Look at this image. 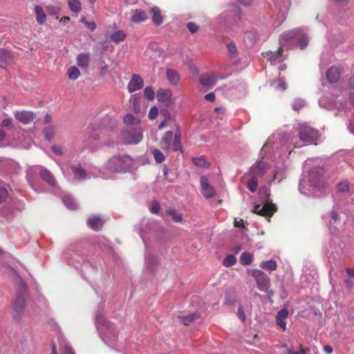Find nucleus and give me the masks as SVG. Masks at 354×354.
<instances>
[{
    "label": "nucleus",
    "instance_id": "obj_1",
    "mask_svg": "<svg viewBox=\"0 0 354 354\" xmlns=\"http://www.w3.org/2000/svg\"><path fill=\"white\" fill-rule=\"evenodd\" d=\"M133 164V158L128 155L113 156L103 167L100 176L103 178H109L114 173L127 172L131 169Z\"/></svg>",
    "mask_w": 354,
    "mask_h": 354
},
{
    "label": "nucleus",
    "instance_id": "obj_2",
    "mask_svg": "<svg viewBox=\"0 0 354 354\" xmlns=\"http://www.w3.org/2000/svg\"><path fill=\"white\" fill-rule=\"evenodd\" d=\"M95 320L96 328L104 342L109 346L113 344L118 337L115 326L107 322L100 313H96Z\"/></svg>",
    "mask_w": 354,
    "mask_h": 354
},
{
    "label": "nucleus",
    "instance_id": "obj_3",
    "mask_svg": "<svg viewBox=\"0 0 354 354\" xmlns=\"http://www.w3.org/2000/svg\"><path fill=\"white\" fill-rule=\"evenodd\" d=\"M258 194L262 204L255 205L252 212L260 216L271 217L277 211V206L269 201L270 189L266 187H262Z\"/></svg>",
    "mask_w": 354,
    "mask_h": 354
},
{
    "label": "nucleus",
    "instance_id": "obj_4",
    "mask_svg": "<svg viewBox=\"0 0 354 354\" xmlns=\"http://www.w3.org/2000/svg\"><path fill=\"white\" fill-rule=\"evenodd\" d=\"M293 39H297L301 49L305 48L308 44L309 38L306 32L301 28H295L283 32L280 37L281 44L283 45V42L290 41Z\"/></svg>",
    "mask_w": 354,
    "mask_h": 354
},
{
    "label": "nucleus",
    "instance_id": "obj_5",
    "mask_svg": "<svg viewBox=\"0 0 354 354\" xmlns=\"http://www.w3.org/2000/svg\"><path fill=\"white\" fill-rule=\"evenodd\" d=\"M142 132L141 126L127 127L121 134V140L125 145H137L143 139Z\"/></svg>",
    "mask_w": 354,
    "mask_h": 354
},
{
    "label": "nucleus",
    "instance_id": "obj_6",
    "mask_svg": "<svg viewBox=\"0 0 354 354\" xmlns=\"http://www.w3.org/2000/svg\"><path fill=\"white\" fill-rule=\"evenodd\" d=\"M18 285V293L14 304V310L16 313L20 314L23 312L26 299L28 298V290L24 280L18 277L17 280Z\"/></svg>",
    "mask_w": 354,
    "mask_h": 354
},
{
    "label": "nucleus",
    "instance_id": "obj_7",
    "mask_svg": "<svg viewBox=\"0 0 354 354\" xmlns=\"http://www.w3.org/2000/svg\"><path fill=\"white\" fill-rule=\"evenodd\" d=\"M160 146L164 150L178 151L181 147L180 136L169 131L161 139Z\"/></svg>",
    "mask_w": 354,
    "mask_h": 354
},
{
    "label": "nucleus",
    "instance_id": "obj_8",
    "mask_svg": "<svg viewBox=\"0 0 354 354\" xmlns=\"http://www.w3.org/2000/svg\"><path fill=\"white\" fill-rule=\"evenodd\" d=\"M300 140L306 145L312 144L317 138V131L306 124H298L296 127Z\"/></svg>",
    "mask_w": 354,
    "mask_h": 354
},
{
    "label": "nucleus",
    "instance_id": "obj_9",
    "mask_svg": "<svg viewBox=\"0 0 354 354\" xmlns=\"http://www.w3.org/2000/svg\"><path fill=\"white\" fill-rule=\"evenodd\" d=\"M317 169H313L309 174L308 180L301 179L299 184V190L303 194H307L306 190H310L318 183Z\"/></svg>",
    "mask_w": 354,
    "mask_h": 354
},
{
    "label": "nucleus",
    "instance_id": "obj_10",
    "mask_svg": "<svg viewBox=\"0 0 354 354\" xmlns=\"http://www.w3.org/2000/svg\"><path fill=\"white\" fill-rule=\"evenodd\" d=\"M69 168L75 180H85L91 177H101V171H98L97 169H95V172L86 173L80 165H71Z\"/></svg>",
    "mask_w": 354,
    "mask_h": 354
},
{
    "label": "nucleus",
    "instance_id": "obj_11",
    "mask_svg": "<svg viewBox=\"0 0 354 354\" xmlns=\"http://www.w3.org/2000/svg\"><path fill=\"white\" fill-rule=\"evenodd\" d=\"M251 274L256 279L259 290H267L270 284L269 277L263 271L255 269L251 270Z\"/></svg>",
    "mask_w": 354,
    "mask_h": 354
},
{
    "label": "nucleus",
    "instance_id": "obj_12",
    "mask_svg": "<svg viewBox=\"0 0 354 354\" xmlns=\"http://www.w3.org/2000/svg\"><path fill=\"white\" fill-rule=\"evenodd\" d=\"M268 168L269 166L265 161L260 160L250 167L248 175L258 178L263 176Z\"/></svg>",
    "mask_w": 354,
    "mask_h": 354
},
{
    "label": "nucleus",
    "instance_id": "obj_13",
    "mask_svg": "<svg viewBox=\"0 0 354 354\" xmlns=\"http://www.w3.org/2000/svg\"><path fill=\"white\" fill-rule=\"evenodd\" d=\"M35 171L39 172L41 178L50 186L55 187H56V180L52 173L46 168L37 166L35 169Z\"/></svg>",
    "mask_w": 354,
    "mask_h": 354
},
{
    "label": "nucleus",
    "instance_id": "obj_14",
    "mask_svg": "<svg viewBox=\"0 0 354 354\" xmlns=\"http://www.w3.org/2000/svg\"><path fill=\"white\" fill-rule=\"evenodd\" d=\"M200 183L202 189V194L205 198H209L215 196L216 192L214 187L209 185L206 176H201Z\"/></svg>",
    "mask_w": 354,
    "mask_h": 354
},
{
    "label": "nucleus",
    "instance_id": "obj_15",
    "mask_svg": "<svg viewBox=\"0 0 354 354\" xmlns=\"http://www.w3.org/2000/svg\"><path fill=\"white\" fill-rule=\"evenodd\" d=\"M143 86L144 82L142 77L138 75L134 74L129 82L128 91L129 93H133L140 90Z\"/></svg>",
    "mask_w": 354,
    "mask_h": 354
},
{
    "label": "nucleus",
    "instance_id": "obj_16",
    "mask_svg": "<svg viewBox=\"0 0 354 354\" xmlns=\"http://www.w3.org/2000/svg\"><path fill=\"white\" fill-rule=\"evenodd\" d=\"M16 119L25 124H30L35 118V114L30 111H22L15 113Z\"/></svg>",
    "mask_w": 354,
    "mask_h": 354
},
{
    "label": "nucleus",
    "instance_id": "obj_17",
    "mask_svg": "<svg viewBox=\"0 0 354 354\" xmlns=\"http://www.w3.org/2000/svg\"><path fill=\"white\" fill-rule=\"evenodd\" d=\"M229 11H230L232 14L228 15L227 13H224V17L225 18L232 15L233 20L232 23L234 24V25L238 26L241 22V9L236 6L231 5Z\"/></svg>",
    "mask_w": 354,
    "mask_h": 354
},
{
    "label": "nucleus",
    "instance_id": "obj_18",
    "mask_svg": "<svg viewBox=\"0 0 354 354\" xmlns=\"http://www.w3.org/2000/svg\"><path fill=\"white\" fill-rule=\"evenodd\" d=\"M199 81L202 85L212 88L216 84L217 77L216 75L212 73L205 74L200 77Z\"/></svg>",
    "mask_w": 354,
    "mask_h": 354
},
{
    "label": "nucleus",
    "instance_id": "obj_19",
    "mask_svg": "<svg viewBox=\"0 0 354 354\" xmlns=\"http://www.w3.org/2000/svg\"><path fill=\"white\" fill-rule=\"evenodd\" d=\"M288 311L286 308L279 310L276 317L277 324L283 330L286 329V319L288 317Z\"/></svg>",
    "mask_w": 354,
    "mask_h": 354
},
{
    "label": "nucleus",
    "instance_id": "obj_20",
    "mask_svg": "<svg viewBox=\"0 0 354 354\" xmlns=\"http://www.w3.org/2000/svg\"><path fill=\"white\" fill-rule=\"evenodd\" d=\"M157 100L162 103H168L171 100V91L169 89H159L157 91Z\"/></svg>",
    "mask_w": 354,
    "mask_h": 354
},
{
    "label": "nucleus",
    "instance_id": "obj_21",
    "mask_svg": "<svg viewBox=\"0 0 354 354\" xmlns=\"http://www.w3.org/2000/svg\"><path fill=\"white\" fill-rule=\"evenodd\" d=\"M340 75V71L336 67H330L326 73V78L330 83L336 82L339 79Z\"/></svg>",
    "mask_w": 354,
    "mask_h": 354
},
{
    "label": "nucleus",
    "instance_id": "obj_22",
    "mask_svg": "<svg viewBox=\"0 0 354 354\" xmlns=\"http://www.w3.org/2000/svg\"><path fill=\"white\" fill-rule=\"evenodd\" d=\"M151 14L152 15L151 19L153 24L157 26L162 23V17L160 13V10L158 7H153L150 9Z\"/></svg>",
    "mask_w": 354,
    "mask_h": 354
},
{
    "label": "nucleus",
    "instance_id": "obj_23",
    "mask_svg": "<svg viewBox=\"0 0 354 354\" xmlns=\"http://www.w3.org/2000/svg\"><path fill=\"white\" fill-rule=\"evenodd\" d=\"M11 61L12 55L10 53L4 49H0V66L3 68Z\"/></svg>",
    "mask_w": 354,
    "mask_h": 354
},
{
    "label": "nucleus",
    "instance_id": "obj_24",
    "mask_svg": "<svg viewBox=\"0 0 354 354\" xmlns=\"http://www.w3.org/2000/svg\"><path fill=\"white\" fill-rule=\"evenodd\" d=\"M90 62L91 58L88 53H81L77 57V64L81 68H86Z\"/></svg>",
    "mask_w": 354,
    "mask_h": 354
},
{
    "label": "nucleus",
    "instance_id": "obj_25",
    "mask_svg": "<svg viewBox=\"0 0 354 354\" xmlns=\"http://www.w3.org/2000/svg\"><path fill=\"white\" fill-rule=\"evenodd\" d=\"M87 223L88 225L95 230H100L103 225V221L97 216L89 218Z\"/></svg>",
    "mask_w": 354,
    "mask_h": 354
},
{
    "label": "nucleus",
    "instance_id": "obj_26",
    "mask_svg": "<svg viewBox=\"0 0 354 354\" xmlns=\"http://www.w3.org/2000/svg\"><path fill=\"white\" fill-rule=\"evenodd\" d=\"M167 77L169 82L173 85H176L180 80L178 73L171 68L167 70Z\"/></svg>",
    "mask_w": 354,
    "mask_h": 354
},
{
    "label": "nucleus",
    "instance_id": "obj_27",
    "mask_svg": "<svg viewBox=\"0 0 354 354\" xmlns=\"http://www.w3.org/2000/svg\"><path fill=\"white\" fill-rule=\"evenodd\" d=\"M124 122L128 125V127H136L140 126V119L134 117L133 115L129 113L127 114L124 118Z\"/></svg>",
    "mask_w": 354,
    "mask_h": 354
},
{
    "label": "nucleus",
    "instance_id": "obj_28",
    "mask_svg": "<svg viewBox=\"0 0 354 354\" xmlns=\"http://www.w3.org/2000/svg\"><path fill=\"white\" fill-rule=\"evenodd\" d=\"M147 19V15L145 12L136 10L131 18V21L133 23H140Z\"/></svg>",
    "mask_w": 354,
    "mask_h": 354
},
{
    "label": "nucleus",
    "instance_id": "obj_29",
    "mask_svg": "<svg viewBox=\"0 0 354 354\" xmlns=\"http://www.w3.org/2000/svg\"><path fill=\"white\" fill-rule=\"evenodd\" d=\"M35 12L36 13V20L39 24H44L46 20V15L45 14L43 8L39 6L35 7Z\"/></svg>",
    "mask_w": 354,
    "mask_h": 354
},
{
    "label": "nucleus",
    "instance_id": "obj_30",
    "mask_svg": "<svg viewBox=\"0 0 354 354\" xmlns=\"http://www.w3.org/2000/svg\"><path fill=\"white\" fill-rule=\"evenodd\" d=\"M282 55V49L279 48L278 50L275 52H269L266 53V56L268 57L270 62L272 64H276L279 61L278 59Z\"/></svg>",
    "mask_w": 354,
    "mask_h": 354
},
{
    "label": "nucleus",
    "instance_id": "obj_31",
    "mask_svg": "<svg viewBox=\"0 0 354 354\" xmlns=\"http://www.w3.org/2000/svg\"><path fill=\"white\" fill-rule=\"evenodd\" d=\"M70 10L74 12H79L82 10L81 2L80 0H67Z\"/></svg>",
    "mask_w": 354,
    "mask_h": 354
},
{
    "label": "nucleus",
    "instance_id": "obj_32",
    "mask_svg": "<svg viewBox=\"0 0 354 354\" xmlns=\"http://www.w3.org/2000/svg\"><path fill=\"white\" fill-rule=\"evenodd\" d=\"M126 37H127V35L123 30H118V31L113 32L111 35V39L112 41H115V43H119V42L124 40Z\"/></svg>",
    "mask_w": 354,
    "mask_h": 354
},
{
    "label": "nucleus",
    "instance_id": "obj_33",
    "mask_svg": "<svg viewBox=\"0 0 354 354\" xmlns=\"http://www.w3.org/2000/svg\"><path fill=\"white\" fill-rule=\"evenodd\" d=\"M260 266L267 270H275L277 268V264L274 260H269L261 262Z\"/></svg>",
    "mask_w": 354,
    "mask_h": 354
},
{
    "label": "nucleus",
    "instance_id": "obj_34",
    "mask_svg": "<svg viewBox=\"0 0 354 354\" xmlns=\"http://www.w3.org/2000/svg\"><path fill=\"white\" fill-rule=\"evenodd\" d=\"M68 78L72 80H77L80 75V71L76 66H71L67 72Z\"/></svg>",
    "mask_w": 354,
    "mask_h": 354
},
{
    "label": "nucleus",
    "instance_id": "obj_35",
    "mask_svg": "<svg viewBox=\"0 0 354 354\" xmlns=\"http://www.w3.org/2000/svg\"><path fill=\"white\" fill-rule=\"evenodd\" d=\"M253 260V256L249 252H243L241 254L240 257V261L242 265L248 266L252 263Z\"/></svg>",
    "mask_w": 354,
    "mask_h": 354
},
{
    "label": "nucleus",
    "instance_id": "obj_36",
    "mask_svg": "<svg viewBox=\"0 0 354 354\" xmlns=\"http://www.w3.org/2000/svg\"><path fill=\"white\" fill-rule=\"evenodd\" d=\"M62 201L65 205L67 207V208H68L69 209H75L77 207V204L75 201L71 196H64L62 198Z\"/></svg>",
    "mask_w": 354,
    "mask_h": 354
},
{
    "label": "nucleus",
    "instance_id": "obj_37",
    "mask_svg": "<svg viewBox=\"0 0 354 354\" xmlns=\"http://www.w3.org/2000/svg\"><path fill=\"white\" fill-rule=\"evenodd\" d=\"M258 186V182H257V178H255L254 176H250V178L249 179L248 182L247 187L248 189L251 192H255L257 191Z\"/></svg>",
    "mask_w": 354,
    "mask_h": 354
},
{
    "label": "nucleus",
    "instance_id": "obj_38",
    "mask_svg": "<svg viewBox=\"0 0 354 354\" xmlns=\"http://www.w3.org/2000/svg\"><path fill=\"white\" fill-rule=\"evenodd\" d=\"M44 137L46 139L50 140L54 136L56 130L54 127L49 126L44 129L43 130Z\"/></svg>",
    "mask_w": 354,
    "mask_h": 354
},
{
    "label": "nucleus",
    "instance_id": "obj_39",
    "mask_svg": "<svg viewBox=\"0 0 354 354\" xmlns=\"http://www.w3.org/2000/svg\"><path fill=\"white\" fill-rule=\"evenodd\" d=\"M199 317V315L198 313H193L188 316H183L179 317L181 319V322L185 324L188 325L190 322L197 319Z\"/></svg>",
    "mask_w": 354,
    "mask_h": 354
},
{
    "label": "nucleus",
    "instance_id": "obj_40",
    "mask_svg": "<svg viewBox=\"0 0 354 354\" xmlns=\"http://www.w3.org/2000/svg\"><path fill=\"white\" fill-rule=\"evenodd\" d=\"M131 102H132V106L133 111L136 113H139L140 111V98L138 95H133L131 97Z\"/></svg>",
    "mask_w": 354,
    "mask_h": 354
},
{
    "label": "nucleus",
    "instance_id": "obj_41",
    "mask_svg": "<svg viewBox=\"0 0 354 354\" xmlns=\"http://www.w3.org/2000/svg\"><path fill=\"white\" fill-rule=\"evenodd\" d=\"M152 153H153L154 159L157 163H161L165 159V155L159 149H153Z\"/></svg>",
    "mask_w": 354,
    "mask_h": 354
},
{
    "label": "nucleus",
    "instance_id": "obj_42",
    "mask_svg": "<svg viewBox=\"0 0 354 354\" xmlns=\"http://www.w3.org/2000/svg\"><path fill=\"white\" fill-rule=\"evenodd\" d=\"M236 263V258L234 255H227L223 260V265L225 267H230Z\"/></svg>",
    "mask_w": 354,
    "mask_h": 354
},
{
    "label": "nucleus",
    "instance_id": "obj_43",
    "mask_svg": "<svg viewBox=\"0 0 354 354\" xmlns=\"http://www.w3.org/2000/svg\"><path fill=\"white\" fill-rule=\"evenodd\" d=\"M167 214L172 216L173 220L176 223H180L183 221L182 216L178 214L174 209H169L167 210Z\"/></svg>",
    "mask_w": 354,
    "mask_h": 354
},
{
    "label": "nucleus",
    "instance_id": "obj_44",
    "mask_svg": "<svg viewBox=\"0 0 354 354\" xmlns=\"http://www.w3.org/2000/svg\"><path fill=\"white\" fill-rule=\"evenodd\" d=\"M193 161L196 166L201 167H207L209 165V164L203 157L195 158L193 159Z\"/></svg>",
    "mask_w": 354,
    "mask_h": 354
},
{
    "label": "nucleus",
    "instance_id": "obj_45",
    "mask_svg": "<svg viewBox=\"0 0 354 354\" xmlns=\"http://www.w3.org/2000/svg\"><path fill=\"white\" fill-rule=\"evenodd\" d=\"M144 95L149 100L154 99L155 93L151 86H147L144 89Z\"/></svg>",
    "mask_w": 354,
    "mask_h": 354
},
{
    "label": "nucleus",
    "instance_id": "obj_46",
    "mask_svg": "<svg viewBox=\"0 0 354 354\" xmlns=\"http://www.w3.org/2000/svg\"><path fill=\"white\" fill-rule=\"evenodd\" d=\"M305 105V102L302 99H295L292 104V109L295 111L299 110L301 108L304 107Z\"/></svg>",
    "mask_w": 354,
    "mask_h": 354
},
{
    "label": "nucleus",
    "instance_id": "obj_47",
    "mask_svg": "<svg viewBox=\"0 0 354 354\" xmlns=\"http://www.w3.org/2000/svg\"><path fill=\"white\" fill-rule=\"evenodd\" d=\"M275 84V88L284 91L286 89V83L283 78H279L276 82H273Z\"/></svg>",
    "mask_w": 354,
    "mask_h": 354
},
{
    "label": "nucleus",
    "instance_id": "obj_48",
    "mask_svg": "<svg viewBox=\"0 0 354 354\" xmlns=\"http://www.w3.org/2000/svg\"><path fill=\"white\" fill-rule=\"evenodd\" d=\"M158 115V109L156 106H153L150 109L148 117L150 120L155 119Z\"/></svg>",
    "mask_w": 354,
    "mask_h": 354
},
{
    "label": "nucleus",
    "instance_id": "obj_49",
    "mask_svg": "<svg viewBox=\"0 0 354 354\" xmlns=\"http://www.w3.org/2000/svg\"><path fill=\"white\" fill-rule=\"evenodd\" d=\"M330 218H331V220L330 221V226H332V225H335V223L337 222V221L339 218V215L335 209H333L330 212Z\"/></svg>",
    "mask_w": 354,
    "mask_h": 354
},
{
    "label": "nucleus",
    "instance_id": "obj_50",
    "mask_svg": "<svg viewBox=\"0 0 354 354\" xmlns=\"http://www.w3.org/2000/svg\"><path fill=\"white\" fill-rule=\"evenodd\" d=\"M8 192L7 189L3 187L0 186V203L4 201L8 198Z\"/></svg>",
    "mask_w": 354,
    "mask_h": 354
},
{
    "label": "nucleus",
    "instance_id": "obj_51",
    "mask_svg": "<svg viewBox=\"0 0 354 354\" xmlns=\"http://www.w3.org/2000/svg\"><path fill=\"white\" fill-rule=\"evenodd\" d=\"M81 21L84 23L91 31H93L96 28V24L93 21L88 22L85 19V18H82Z\"/></svg>",
    "mask_w": 354,
    "mask_h": 354
},
{
    "label": "nucleus",
    "instance_id": "obj_52",
    "mask_svg": "<svg viewBox=\"0 0 354 354\" xmlns=\"http://www.w3.org/2000/svg\"><path fill=\"white\" fill-rule=\"evenodd\" d=\"M227 50L230 53V55L233 57L235 55L236 53V47L234 43H230L227 46Z\"/></svg>",
    "mask_w": 354,
    "mask_h": 354
},
{
    "label": "nucleus",
    "instance_id": "obj_53",
    "mask_svg": "<svg viewBox=\"0 0 354 354\" xmlns=\"http://www.w3.org/2000/svg\"><path fill=\"white\" fill-rule=\"evenodd\" d=\"M8 142L6 139V134L3 130L0 129V147L6 146Z\"/></svg>",
    "mask_w": 354,
    "mask_h": 354
},
{
    "label": "nucleus",
    "instance_id": "obj_54",
    "mask_svg": "<svg viewBox=\"0 0 354 354\" xmlns=\"http://www.w3.org/2000/svg\"><path fill=\"white\" fill-rule=\"evenodd\" d=\"M187 28L192 33H195L198 31V27L193 22H189L187 24Z\"/></svg>",
    "mask_w": 354,
    "mask_h": 354
},
{
    "label": "nucleus",
    "instance_id": "obj_55",
    "mask_svg": "<svg viewBox=\"0 0 354 354\" xmlns=\"http://www.w3.org/2000/svg\"><path fill=\"white\" fill-rule=\"evenodd\" d=\"M145 261H146V264L149 266V267H151L152 266V264L153 263H156V258L152 256V255H147L146 256V259H145Z\"/></svg>",
    "mask_w": 354,
    "mask_h": 354
},
{
    "label": "nucleus",
    "instance_id": "obj_56",
    "mask_svg": "<svg viewBox=\"0 0 354 354\" xmlns=\"http://www.w3.org/2000/svg\"><path fill=\"white\" fill-rule=\"evenodd\" d=\"M160 211V205L159 204L157 203V202H153L152 203V205L150 208V212L152 213V214H158Z\"/></svg>",
    "mask_w": 354,
    "mask_h": 354
},
{
    "label": "nucleus",
    "instance_id": "obj_57",
    "mask_svg": "<svg viewBox=\"0 0 354 354\" xmlns=\"http://www.w3.org/2000/svg\"><path fill=\"white\" fill-rule=\"evenodd\" d=\"M337 189L339 192H345L348 189V185L346 183H341L338 184Z\"/></svg>",
    "mask_w": 354,
    "mask_h": 354
},
{
    "label": "nucleus",
    "instance_id": "obj_58",
    "mask_svg": "<svg viewBox=\"0 0 354 354\" xmlns=\"http://www.w3.org/2000/svg\"><path fill=\"white\" fill-rule=\"evenodd\" d=\"M12 121L10 118H6L2 121L1 126L3 127H10L12 126Z\"/></svg>",
    "mask_w": 354,
    "mask_h": 354
},
{
    "label": "nucleus",
    "instance_id": "obj_59",
    "mask_svg": "<svg viewBox=\"0 0 354 354\" xmlns=\"http://www.w3.org/2000/svg\"><path fill=\"white\" fill-rule=\"evenodd\" d=\"M160 114L164 117L165 120H169L170 119V113L167 109H162L160 111Z\"/></svg>",
    "mask_w": 354,
    "mask_h": 354
},
{
    "label": "nucleus",
    "instance_id": "obj_60",
    "mask_svg": "<svg viewBox=\"0 0 354 354\" xmlns=\"http://www.w3.org/2000/svg\"><path fill=\"white\" fill-rule=\"evenodd\" d=\"M52 151L57 155L63 154V149L60 147L53 146L52 147Z\"/></svg>",
    "mask_w": 354,
    "mask_h": 354
},
{
    "label": "nucleus",
    "instance_id": "obj_61",
    "mask_svg": "<svg viewBox=\"0 0 354 354\" xmlns=\"http://www.w3.org/2000/svg\"><path fill=\"white\" fill-rule=\"evenodd\" d=\"M307 351H308V350H304L303 348H301L298 351H293L289 349L287 353H288V354H306Z\"/></svg>",
    "mask_w": 354,
    "mask_h": 354
},
{
    "label": "nucleus",
    "instance_id": "obj_62",
    "mask_svg": "<svg viewBox=\"0 0 354 354\" xmlns=\"http://www.w3.org/2000/svg\"><path fill=\"white\" fill-rule=\"evenodd\" d=\"M205 99L209 102L215 100V94L214 93H209L205 95Z\"/></svg>",
    "mask_w": 354,
    "mask_h": 354
},
{
    "label": "nucleus",
    "instance_id": "obj_63",
    "mask_svg": "<svg viewBox=\"0 0 354 354\" xmlns=\"http://www.w3.org/2000/svg\"><path fill=\"white\" fill-rule=\"evenodd\" d=\"M238 315L242 321L245 320V313H244L243 309L241 306H239V308L238 309Z\"/></svg>",
    "mask_w": 354,
    "mask_h": 354
},
{
    "label": "nucleus",
    "instance_id": "obj_64",
    "mask_svg": "<svg viewBox=\"0 0 354 354\" xmlns=\"http://www.w3.org/2000/svg\"><path fill=\"white\" fill-rule=\"evenodd\" d=\"M62 354H74V352L69 346H65Z\"/></svg>",
    "mask_w": 354,
    "mask_h": 354
}]
</instances>
